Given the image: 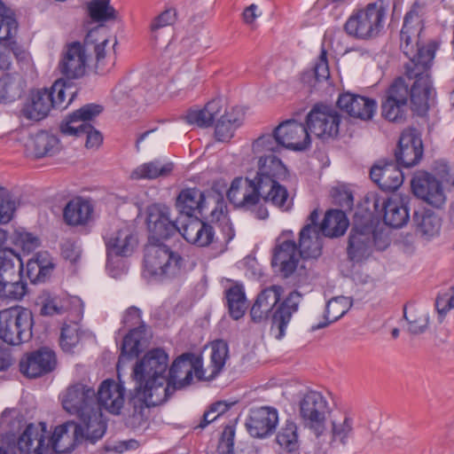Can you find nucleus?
I'll use <instances>...</instances> for the list:
<instances>
[{"label":"nucleus","mask_w":454,"mask_h":454,"mask_svg":"<svg viewBox=\"0 0 454 454\" xmlns=\"http://www.w3.org/2000/svg\"><path fill=\"white\" fill-rule=\"evenodd\" d=\"M404 75L413 80L412 84L406 83L402 76L397 77L387 88L381 103L382 116L392 122H403L410 109L418 115H424L435 96L431 73L420 74L419 72L412 76L404 71Z\"/></svg>","instance_id":"obj_1"},{"label":"nucleus","mask_w":454,"mask_h":454,"mask_svg":"<svg viewBox=\"0 0 454 454\" xmlns=\"http://www.w3.org/2000/svg\"><path fill=\"white\" fill-rule=\"evenodd\" d=\"M283 287L273 285L263 289L253 304L250 316L254 323H261L270 315V333L281 340L292 320L293 315L298 311L301 294L297 291L291 292L288 296L278 304Z\"/></svg>","instance_id":"obj_2"},{"label":"nucleus","mask_w":454,"mask_h":454,"mask_svg":"<svg viewBox=\"0 0 454 454\" xmlns=\"http://www.w3.org/2000/svg\"><path fill=\"white\" fill-rule=\"evenodd\" d=\"M108 39L100 35L99 29L95 28L88 32L84 45L80 42L67 43L62 50L61 59L59 61V71L63 78L75 80L82 77L86 72L87 55L86 49H93L96 58L95 71L97 74H104L107 72L105 67L104 59L106 57V46Z\"/></svg>","instance_id":"obj_3"},{"label":"nucleus","mask_w":454,"mask_h":454,"mask_svg":"<svg viewBox=\"0 0 454 454\" xmlns=\"http://www.w3.org/2000/svg\"><path fill=\"white\" fill-rule=\"evenodd\" d=\"M168 356L161 348L148 351L133 368L137 387L145 389L150 403H163L170 396L167 383Z\"/></svg>","instance_id":"obj_4"},{"label":"nucleus","mask_w":454,"mask_h":454,"mask_svg":"<svg viewBox=\"0 0 454 454\" xmlns=\"http://www.w3.org/2000/svg\"><path fill=\"white\" fill-rule=\"evenodd\" d=\"M257 172L253 178L261 191L263 202L271 203L282 211H289L294 205L287 189L280 184L287 178L288 170L278 156L256 159Z\"/></svg>","instance_id":"obj_5"},{"label":"nucleus","mask_w":454,"mask_h":454,"mask_svg":"<svg viewBox=\"0 0 454 454\" xmlns=\"http://www.w3.org/2000/svg\"><path fill=\"white\" fill-rule=\"evenodd\" d=\"M422 26L403 24L400 32V50L408 58L403 69L409 75L431 73L438 44L435 41L421 40Z\"/></svg>","instance_id":"obj_6"},{"label":"nucleus","mask_w":454,"mask_h":454,"mask_svg":"<svg viewBox=\"0 0 454 454\" xmlns=\"http://www.w3.org/2000/svg\"><path fill=\"white\" fill-rule=\"evenodd\" d=\"M394 0H376L364 8L355 11L344 25L348 35L358 39H369L379 35Z\"/></svg>","instance_id":"obj_7"},{"label":"nucleus","mask_w":454,"mask_h":454,"mask_svg":"<svg viewBox=\"0 0 454 454\" xmlns=\"http://www.w3.org/2000/svg\"><path fill=\"white\" fill-rule=\"evenodd\" d=\"M184 267L181 254L163 243L146 246L144 257V273L155 279L179 276Z\"/></svg>","instance_id":"obj_8"},{"label":"nucleus","mask_w":454,"mask_h":454,"mask_svg":"<svg viewBox=\"0 0 454 454\" xmlns=\"http://www.w3.org/2000/svg\"><path fill=\"white\" fill-rule=\"evenodd\" d=\"M301 257L294 240L279 237L273 249L271 265L281 278L290 279L294 285H302L309 278V271L300 264Z\"/></svg>","instance_id":"obj_9"},{"label":"nucleus","mask_w":454,"mask_h":454,"mask_svg":"<svg viewBox=\"0 0 454 454\" xmlns=\"http://www.w3.org/2000/svg\"><path fill=\"white\" fill-rule=\"evenodd\" d=\"M33 325V313L28 309L14 306L0 310V339L8 345L29 341Z\"/></svg>","instance_id":"obj_10"},{"label":"nucleus","mask_w":454,"mask_h":454,"mask_svg":"<svg viewBox=\"0 0 454 454\" xmlns=\"http://www.w3.org/2000/svg\"><path fill=\"white\" fill-rule=\"evenodd\" d=\"M16 447L20 454H57V427L47 430V425L28 424L16 437Z\"/></svg>","instance_id":"obj_11"},{"label":"nucleus","mask_w":454,"mask_h":454,"mask_svg":"<svg viewBox=\"0 0 454 454\" xmlns=\"http://www.w3.org/2000/svg\"><path fill=\"white\" fill-rule=\"evenodd\" d=\"M193 375L199 380H207L202 357L191 352L176 357L169 368L168 377L167 376L166 384L170 386V395L176 389L189 386Z\"/></svg>","instance_id":"obj_12"},{"label":"nucleus","mask_w":454,"mask_h":454,"mask_svg":"<svg viewBox=\"0 0 454 454\" xmlns=\"http://www.w3.org/2000/svg\"><path fill=\"white\" fill-rule=\"evenodd\" d=\"M327 412V402L319 392L306 393L299 403V416L301 424L315 437H319L326 432Z\"/></svg>","instance_id":"obj_13"},{"label":"nucleus","mask_w":454,"mask_h":454,"mask_svg":"<svg viewBox=\"0 0 454 454\" xmlns=\"http://www.w3.org/2000/svg\"><path fill=\"white\" fill-rule=\"evenodd\" d=\"M411 187L416 198L434 208H442L447 202L443 184L432 173L424 170L415 172Z\"/></svg>","instance_id":"obj_14"},{"label":"nucleus","mask_w":454,"mask_h":454,"mask_svg":"<svg viewBox=\"0 0 454 454\" xmlns=\"http://www.w3.org/2000/svg\"><path fill=\"white\" fill-rule=\"evenodd\" d=\"M340 122L339 112L333 106L322 104L314 106L306 117L308 130L322 139L337 137Z\"/></svg>","instance_id":"obj_15"},{"label":"nucleus","mask_w":454,"mask_h":454,"mask_svg":"<svg viewBox=\"0 0 454 454\" xmlns=\"http://www.w3.org/2000/svg\"><path fill=\"white\" fill-rule=\"evenodd\" d=\"M56 354L48 347L26 353L20 361V371L27 378L43 377L55 369Z\"/></svg>","instance_id":"obj_16"},{"label":"nucleus","mask_w":454,"mask_h":454,"mask_svg":"<svg viewBox=\"0 0 454 454\" xmlns=\"http://www.w3.org/2000/svg\"><path fill=\"white\" fill-rule=\"evenodd\" d=\"M65 411L78 417H84L90 411L99 407L95 390L78 383L69 387L62 401Z\"/></svg>","instance_id":"obj_17"},{"label":"nucleus","mask_w":454,"mask_h":454,"mask_svg":"<svg viewBox=\"0 0 454 454\" xmlns=\"http://www.w3.org/2000/svg\"><path fill=\"white\" fill-rule=\"evenodd\" d=\"M395 156L396 163L404 168H411L419 162L423 156V143L416 129L403 131Z\"/></svg>","instance_id":"obj_18"},{"label":"nucleus","mask_w":454,"mask_h":454,"mask_svg":"<svg viewBox=\"0 0 454 454\" xmlns=\"http://www.w3.org/2000/svg\"><path fill=\"white\" fill-rule=\"evenodd\" d=\"M274 129L283 148L304 151L310 145V136L307 126L295 120L282 121Z\"/></svg>","instance_id":"obj_19"},{"label":"nucleus","mask_w":454,"mask_h":454,"mask_svg":"<svg viewBox=\"0 0 454 454\" xmlns=\"http://www.w3.org/2000/svg\"><path fill=\"white\" fill-rule=\"evenodd\" d=\"M354 435V422L349 417H343L341 419L333 420L331 423L330 434L324 433L316 438V444L319 450L327 452L329 450L346 447Z\"/></svg>","instance_id":"obj_20"},{"label":"nucleus","mask_w":454,"mask_h":454,"mask_svg":"<svg viewBox=\"0 0 454 454\" xmlns=\"http://www.w3.org/2000/svg\"><path fill=\"white\" fill-rule=\"evenodd\" d=\"M319 213L314 209L306 220L305 225L299 233L298 250L302 254V258H317L321 254L322 232L318 227L317 221Z\"/></svg>","instance_id":"obj_21"},{"label":"nucleus","mask_w":454,"mask_h":454,"mask_svg":"<svg viewBox=\"0 0 454 454\" xmlns=\"http://www.w3.org/2000/svg\"><path fill=\"white\" fill-rule=\"evenodd\" d=\"M227 198L237 207L251 209L262 200V196L253 178H235L227 192Z\"/></svg>","instance_id":"obj_22"},{"label":"nucleus","mask_w":454,"mask_h":454,"mask_svg":"<svg viewBox=\"0 0 454 454\" xmlns=\"http://www.w3.org/2000/svg\"><path fill=\"white\" fill-rule=\"evenodd\" d=\"M373 207L376 212L384 213V223L393 228H401L410 220L407 203L396 194L387 200L375 198Z\"/></svg>","instance_id":"obj_23"},{"label":"nucleus","mask_w":454,"mask_h":454,"mask_svg":"<svg viewBox=\"0 0 454 454\" xmlns=\"http://www.w3.org/2000/svg\"><path fill=\"white\" fill-rule=\"evenodd\" d=\"M337 106L349 117L364 121L372 119L377 108L374 99L350 92L340 94Z\"/></svg>","instance_id":"obj_24"},{"label":"nucleus","mask_w":454,"mask_h":454,"mask_svg":"<svg viewBox=\"0 0 454 454\" xmlns=\"http://www.w3.org/2000/svg\"><path fill=\"white\" fill-rule=\"evenodd\" d=\"M278 423V411L270 407L252 410L246 422V427L251 436L265 438L271 435Z\"/></svg>","instance_id":"obj_25"},{"label":"nucleus","mask_w":454,"mask_h":454,"mask_svg":"<svg viewBox=\"0 0 454 454\" xmlns=\"http://www.w3.org/2000/svg\"><path fill=\"white\" fill-rule=\"evenodd\" d=\"M169 208L162 205H153L148 208L147 227L153 239H166L176 232V223L170 218Z\"/></svg>","instance_id":"obj_26"},{"label":"nucleus","mask_w":454,"mask_h":454,"mask_svg":"<svg viewBox=\"0 0 454 454\" xmlns=\"http://www.w3.org/2000/svg\"><path fill=\"white\" fill-rule=\"evenodd\" d=\"M57 80L51 84V90L46 88L34 90L29 100L22 108V114L28 120L40 121L46 117L54 106L53 91Z\"/></svg>","instance_id":"obj_27"},{"label":"nucleus","mask_w":454,"mask_h":454,"mask_svg":"<svg viewBox=\"0 0 454 454\" xmlns=\"http://www.w3.org/2000/svg\"><path fill=\"white\" fill-rule=\"evenodd\" d=\"M94 205L89 198L76 196L63 208V221L68 226L82 227L93 219Z\"/></svg>","instance_id":"obj_28"},{"label":"nucleus","mask_w":454,"mask_h":454,"mask_svg":"<svg viewBox=\"0 0 454 454\" xmlns=\"http://www.w3.org/2000/svg\"><path fill=\"white\" fill-rule=\"evenodd\" d=\"M375 234L371 226L352 228L349 237L347 253L352 262H361L371 254V248L375 242Z\"/></svg>","instance_id":"obj_29"},{"label":"nucleus","mask_w":454,"mask_h":454,"mask_svg":"<svg viewBox=\"0 0 454 454\" xmlns=\"http://www.w3.org/2000/svg\"><path fill=\"white\" fill-rule=\"evenodd\" d=\"M125 388L122 383L113 380H104L98 391L97 402L99 409L105 408L113 414H119L124 404Z\"/></svg>","instance_id":"obj_30"},{"label":"nucleus","mask_w":454,"mask_h":454,"mask_svg":"<svg viewBox=\"0 0 454 454\" xmlns=\"http://www.w3.org/2000/svg\"><path fill=\"white\" fill-rule=\"evenodd\" d=\"M180 234L190 244L206 247L215 241L213 227L198 217L189 218L180 228Z\"/></svg>","instance_id":"obj_31"},{"label":"nucleus","mask_w":454,"mask_h":454,"mask_svg":"<svg viewBox=\"0 0 454 454\" xmlns=\"http://www.w3.org/2000/svg\"><path fill=\"white\" fill-rule=\"evenodd\" d=\"M71 306L69 324L63 323L59 344L64 352H71L72 348L79 342L78 322L82 316V303L79 298L67 300Z\"/></svg>","instance_id":"obj_32"},{"label":"nucleus","mask_w":454,"mask_h":454,"mask_svg":"<svg viewBox=\"0 0 454 454\" xmlns=\"http://www.w3.org/2000/svg\"><path fill=\"white\" fill-rule=\"evenodd\" d=\"M26 267L31 283H45L55 270L54 257L46 250L39 251L27 260Z\"/></svg>","instance_id":"obj_33"},{"label":"nucleus","mask_w":454,"mask_h":454,"mask_svg":"<svg viewBox=\"0 0 454 454\" xmlns=\"http://www.w3.org/2000/svg\"><path fill=\"white\" fill-rule=\"evenodd\" d=\"M400 167L394 162L375 165L370 172L371 179L383 191H395L403 182V175Z\"/></svg>","instance_id":"obj_34"},{"label":"nucleus","mask_w":454,"mask_h":454,"mask_svg":"<svg viewBox=\"0 0 454 454\" xmlns=\"http://www.w3.org/2000/svg\"><path fill=\"white\" fill-rule=\"evenodd\" d=\"M415 233L425 240L438 237L442 230V218L431 209L422 208L413 215Z\"/></svg>","instance_id":"obj_35"},{"label":"nucleus","mask_w":454,"mask_h":454,"mask_svg":"<svg viewBox=\"0 0 454 454\" xmlns=\"http://www.w3.org/2000/svg\"><path fill=\"white\" fill-rule=\"evenodd\" d=\"M207 194L196 188H187L180 192L176 198V207L178 211L189 217L196 213L203 215L206 209V201Z\"/></svg>","instance_id":"obj_36"},{"label":"nucleus","mask_w":454,"mask_h":454,"mask_svg":"<svg viewBox=\"0 0 454 454\" xmlns=\"http://www.w3.org/2000/svg\"><path fill=\"white\" fill-rule=\"evenodd\" d=\"M137 245L136 235L127 227L118 230L106 240L108 255L129 256Z\"/></svg>","instance_id":"obj_37"},{"label":"nucleus","mask_w":454,"mask_h":454,"mask_svg":"<svg viewBox=\"0 0 454 454\" xmlns=\"http://www.w3.org/2000/svg\"><path fill=\"white\" fill-rule=\"evenodd\" d=\"M223 109V100L220 98H213L205 106L191 108L184 116L185 121L190 124H195L200 128L210 127Z\"/></svg>","instance_id":"obj_38"},{"label":"nucleus","mask_w":454,"mask_h":454,"mask_svg":"<svg viewBox=\"0 0 454 454\" xmlns=\"http://www.w3.org/2000/svg\"><path fill=\"white\" fill-rule=\"evenodd\" d=\"M209 206H214V207L210 211L208 220L211 223L219 224L225 234L226 241L229 242L234 237V231L228 217L226 205L223 197L220 194L208 193L206 201V209L208 208Z\"/></svg>","instance_id":"obj_39"},{"label":"nucleus","mask_w":454,"mask_h":454,"mask_svg":"<svg viewBox=\"0 0 454 454\" xmlns=\"http://www.w3.org/2000/svg\"><path fill=\"white\" fill-rule=\"evenodd\" d=\"M275 441L282 453L299 454L301 442L297 424L291 419L285 420Z\"/></svg>","instance_id":"obj_40"},{"label":"nucleus","mask_w":454,"mask_h":454,"mask_svg":"<svg viewBox=\"0 0 454 454\" xmlns=\"http://www.w3.org/2000/svg\"><path fill=\"white\" fill-rule=\"evenodd\" d=\"M145 325L140 324L137 327L129 331V333L124 337L121 348V355L119 356L117 364V371L120 370V365L126 360L132 357L137 356L141 352V347L145 342Z\"/></svg>","instance_id":"obj_41"},{"label":"nucleus","mask_w":454,"mask_h":454,"mask_svg":"<svg viewBox=\"0 0 454 454\" xmlns=\"http://www.w3.org/2000/svg\"><path fill=\"white\" fill-rule=\"evenodd\" d=\"M57 145V137L42 130L28 137L25 144V153L27 157L42 158L49 153Z\"/></svg>","instance_id":"obj_42"},{"label":"nucleus","mask_w":454,"mask_h":454,"mask_svg":"<svg viewBox=\"0 0 454 454\" xmlns=\"http://www.w3.org/2000/svg\"><path fill=\"white\" fill-rule=\"evenodd\" d=\"M83 427L74 421H67L59 426V454L73 450L83 442Z\"/></svg>","instance_id":"obj_43"},{"label":"nucleus","mask_w":454,"mask_h":454,"mask_svg":"<svg viewBox=\"0 0 454 454\" xmlns=\"http://www.w3.org/2000/svg\"><path fill=\"white\" fill-rule=\"evenodd\" d=\"M82 420L84 436L83 441L95 443L101 439L106 433V424L102 419V411L99 407L90 411L84 417H79Z\"/></svg>","instance_id":"obj_44"},{"label":"nucleus","mask_w":454,"mask_h":454,"mask_svg":"<svg viewBox=\"0 0 454 454\" xmlns=\"http://www.w3.org/2000/svg\"><path fill=\"white\" fill-rule=\"evenodd\" d=\"M23 262L12 248L0 245V281L9 278L13 280L21 275Z\"/></svg>","instance_id":"obj_45"},{"label":"nucleus","mask_w":454,"mask_h":454,"mask_svg":"<svg viewBox=\"0 0 454 454\" xmlns=\"http://www.w3.org/2000/svg\"><path fill=\"white\" fill-rule=\"evenodd\" d=\"M348 226V220L342 210L331 209L325 213L323 222L318 225L322 235L329 238L341 236Z\"/></svg>","instance_id":"obj_46"},{"label":"nucleus","mask_w":454,"mask_h":454,"mask_svg":"<svg viewBox=\"0 0 454 454\" xmlns=\"http://www.w3.org/2000/svg\"><path fill=\"white\" fill-rule=\"evenodd\" d=\"M60 131L64 134L76 137L85 135V146L87 149H98L103 142L102 134L88 122L79 123L78 125L62 123L60 126Z\"/></svg>","instance_id":"obj_47"},{"label":"nucleus","mask_w":454,"mask_h":454,"mask_svg":"<svg viewBox=\"0 0 454 454\" xmlns=\"http://www.w3.org/2000/svg\"><path fill=\"white\" fill-rule=\"evenodd\" d=\"M283 149L275 129L272 133L262 134L252 143L254 159H266L270 156H277Z\"/></svg>","instance_id":"obj_48"},{"label":"nucleus","mask_w":454,"mask_h":454,"mask_svg":"<svg viewBox=\"0 0 454 454\" xmlns=\"http://www.w3.org/2000/svg\"><path fill=\"white\" fill-rule=\"evenodd\" d=\"M210 365L206 370L207 380L215 379L223 369L229 357V347L226 341L216 340L210 345Z\"/></svg>","instance_id":"obj_49"},{"label":"nucleus","mask_w":454,"mask_h":454,"mask_svg":"<svg viewBox=\"0 0 454 454\" xmlns=\"http://www.w3.org/2000/svg\"><path fill=\"white\" fill-rule=\"evenodd\" d=\"M174 168L171 162L161 163L159 160L144 163L136 168L130 174L131 179H155L169 176Z\"/></svg>","instance_id":"obj_50"},{"label":"nucleus","mask_w":454,"mask_h":454,"mask_svg":"<svg viewBox=\"0 0 454 454\" xmlns=\"http://www.w3.org/2000/svg\"><path fill=\"white\" fill-rule=\"evenodd\" d=\"M351 305L352 302L349 298L343 296L333 298L327 302L325 307V320L317 325H313L311 326V331L315 332L322 329L327 326L330 323L337 321L348 312Z\"/></svg>","instance_id":"obj_51"},{"label":"nucleus","mask_w":454,"mask_h":454,"mask_svg":"<svg viewBox=\"0 0 454 454\" xmlns=\"http://www.w3.org/2000/svg\"><path fill=\"white\" fill-rule=\"evenodd\" d=\"M403 318L408 324V332L412 335L422 334L428 329L429 314L423 309L411 307L407 311L404 308Z\"/></svg>","instance_id":"obj_52"},{"label":"nucleus","mask_w":454,"mask_h":454,"mask_svg":"<svg viewBox=\"0 0 454 454\" xmlns=\"http://www.w3.org/2000/svg\"><path fill=\"white\" fill-rule=\"evenodd\" d=\"M226 300L231 317L238 320L241 318L247 309V299L241 286H234L226 291Z\"/></svg>","instance_id":"obj_53"},{"label":"nucleus","mask_w":454,"mask_h":454,"mask_svg":"<svg viewBox=\"0 0 454 454\" xmlns=\"http://www.w3.org/2000/svg\"><path fill=\"white\" fill-rule=\"evenodd\" d=\"M18 22L13 12L0 1V41L16 42Z\"/></svg>","instance_id":"obj_54"},{"label":"nucleus","mask_w":454,"mask_h":454,"mask_svg":"<svg viewBox=\"0 0 454 454\" xmlns=\"http://www.w3.org/2000/svg\"><path fill=\"white\" fill-rule=\"evenodd\" d=\"M176 20L174 9H167L156 16L150 24L151 39L157 43Z\"/></svg>","instance_id":"obj_55"},{"label":"nucleus","mask_w":454,"mask_h":454,"mask_svg":"<svg viewBox=\"0 0 454 454\" xmlns=\"http://www.w3.org/2000/svg\"><path fill=\"white\" fill-rule=\"evenodd\" d=\"M241 122V118L237 116L234 111L221 115L215 129L216 139L221 142L230 140Z\"/></svg>","instance_id":"obj_56"},{"label":"nucleus","mask_w":454,"mask_h":454,"mask_svg":"<svg viewBox=\"0 0 454 454\" xmlns=\"http://www.w3.org/2000/svg\"><path fill=\"white\" fill-rule=\"evenodd\" d=\"M88 12L96 22L118 20V12L110 4V0H91L88 4Z\"/></svg>","instance_id":"obj_57"},{"label":"nucleus","mask_w":454,"mask_h":454,"mask_svg":"<svg viewBox=\"0 0 454 454\" xmlns=\"http://www.w3.org/2000/svg\"><path fill=\"white\" fill-rule=\"evenodd\" d=\"M27 283L22 280L21 275L13 280L3 279L0 281V299L20 301L27 294Z\"/></svg>","instance_id":"obj_58"},{"label":"nucleus","mask_w":454,"mask_h":454,"mask_svg":"<svg viewBox=\"0 0 454 454\" xmlns=\"http://www.w3.org/2000/svg\"><path fill=\"white\" fill-rule=\"evenodd\" d=\"M22 91L19 74H5L0 78V102H8L20 97Z\"/></svg>","instance_id":"obj_59"},{"label":"nucleus","mask_w":454,"mask_h":454,"mask_svg":"<svg viewBox=\"0 0 454 454\" xmlns=\"http://www.w3.org/2000/svg\"><path fill=\"white\" fill-rule=\"evenodd\" d=\"M137 396L131 400L133 405L132 419L134 423L140 426L145 422L150 416V408L160 405V403H150L145 390L136 387Z\"/></svg>","instance_id":"obj_60"},{"label":"nucleus","mask_w":454,"mask_h":454,"mask_svg":"<svg viewBox=\"0 0 454 454\" xmlns=\"http://www.w3.org/2000/svg\"><path fill=\"white\" fill-rule=\"evenodd\" d=\"M330 77V71L327 60V51L322 48L321 52L311 70L305 71L302 80L310 83L312 79L316 82L326 81Z\"/></svg>","instance_id":"obj_61"},{"label":"nucleus","mask_w":454,"mask_h":454,"mask_svg":"<svg viewBox=\"0 0 454 454\" xmlns=\"http://www.w3.org/2000/svg\"><path fill=\"white\" fill-rule=\"evenodd\" d=\"M35 306L41 317H54L57 314V294L50 290H42L36 297Z\"/></svg>","instance_id":"obj_62"},{"label":"nucleus","mask_w":454,"mask_h":454,"mask_svg":"<svg viewBox=\"0 0 454 454\" xmlns=\"http://www.w3.org/2000/svg\"><path fill=\"white\" fill-rule=\"evenodd\" d=\"M17 207V200L4 187L0 186V223H9Z\"/></svg>","instance_id":"obj_63"},{"label":"nucleus","mask_w":454,"mask_h":454,"mask_svg":"<svg viewBox=\"0 0 454 454\" xmlns=\"http://www.w3.org/2000/svg\"><path fill=\"white\" fill-rule=\"evenodd\" d=\"M235 433L234 424L225 426L220 435L215 451L210 454H233Z\"/></svg>","instance_id":"obj_64"}]
</instances>
